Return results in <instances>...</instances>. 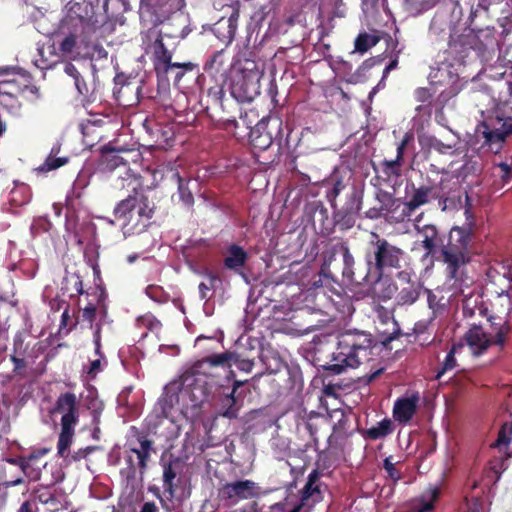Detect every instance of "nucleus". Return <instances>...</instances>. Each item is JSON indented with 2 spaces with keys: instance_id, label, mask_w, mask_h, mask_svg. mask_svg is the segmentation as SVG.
I'll use <instances>...</instances> for the list:
<instances>
[{
  "instance_id": "nucleus-5",
  "label": "nucleus",
  "mask_w": 512,
  "mask_h": 512,
  "mask_svg": "<svg viewBox=\"0 0 512 512\" xmlns=\"http://www.w3.org/2000/svg\"><path fill=\"white\" fill-rule=\"evenodd\" d=\"M404 251L389 243L386 239L380 238L378 234L372 233L366 258L369 265L374 261V267L379 272L378 278L386 269H399L404 259Z\"/></svg>"
},
{
  "instance_id": "nucleus-36",
  "label": "nucleus",
  "mask_w": 512,
  "mask_h": 512,
  "mask_svg": "<svg viewBox=\"0 0 512 512\" xmlns=\"http://www.w3.org/2000/svg\"><path fill=\"white\" fill-rule=\"evenodd\" d=\"M373 45H375L373 37L367 34H361L355 40V49L359 52H366Z\"/></svg>"
},
{
  "instance_id": "nucleus-60",
  "label": "nucleus",
  "mask_w": 512,
  "mask_h": 512,
  "mask_svg": "<svg viewBox=\"0 0 512 512\" xmlns=\"http://www.w3.org/2000/svg\"><path fill=\"white\" fill-rule=\"evenodd\" d=\"M241 512H260L256 503H251L241 510Z\"/></svg>"
},
{
  "instance_id": "nucleus-1",
  "label": "nucleus",
  "mask_w": 512,
  "mask_h": 512,
  "mask_svg": "<svg viewBox=\"0 0 512 512\" xmlns=\"http://www.w3.org/2000/svg\"><path fill=\"white\" fill-rule=\"evenodd\" d=\"M370 347L371 340L368 335L352 331L342 333L327 369L340 374L347 368L358 367L369 359Z\"/></svg>"
},
{
  "instance_id": "nucleus-12",
  "label": "nucleus",
  "mask_w": 512,
  "mask_h": 512,
  "mask_svg": "<svg viewBox=\"0 0 512 512\" xmlns=\"http://www.w3.org/2000/svg\"><path fill=\"white\" fill-rule=\"evenodd\" d=\"M152 48H153V54L156 59L155 68L157 70L162 69L164 72H167L170 68H182L185 71H191L194 68V64H192L191 62L172 63L171 62V54L164 47V44H163L162 40H160V39H157L154 42Z\"/></svg>"
},
{
  "instance_id": "nucleus-47",
  "label": "nucleus",
  "mask_w": 512,
  "mask_h": 512,
  "mask_svg": "<svg viewBox=\"0 0 512 512\" xmlns=\"http://www.w3.org/2000/svg\"><path fill=\"white\" fill-rule=\"evenodd\" d=\"M94 450L93 447H86V448H81V449H78L77 451H75L73 454H69V458L68 459H64L65 461L67 462H71V461H79L83 458H86L87 455L92 451Z\"/></svg>"
},
{
  "instance_id": "nucleus-27",
  "label": "nucleus",
  "mask_w": 512,
  "mask_h": 512,
  "mask_svg": "<svg viewBox=\"0 0 512 512\" xmlns=\"http://www.w3.org/2000/svg\"><path fill=\"white\" fill-rule=\"evenodd\" d=\"M59 50L62 56L76 59L80 55V46L75 34L66 35L59 43Z\"/></svg>"
},
{
  "instance_id": "nucleus-25",
  "label": "nucleus",
  "mask_w": 512,
  "mask_h": 512,
  "mask_svg": "<svg viewBox=\"0 0 512 512\" xmlns=\"http://www.w3.org/2000/svg\"><path fill=\"white\" fill-rule=\"evenodd\" d=\"M75 426H61V431L57 443V454L63 458H69V448L73 442Z\"/></svg>"
},
{
  "instance_id": "nucleus-11",
  "label": "nucleus",
  "mask_w": 512,
  "mask_h": 512,
  "mask_svg": "<svg viewBox=\"0 0 512 512\" xmlns=\"http://www.w3.org/2000/svg\"><path fill=\"white\" fill-rule=\"evenodd\" d=\"M54 411L61 415V426H76L79 419V405L74 393L61 394Z\"/></svg>"
},
{
  "instance_id": "nucleus-26",
  "label": "nucleus",
  "mask_w": 512,
  "mask_h": 512,
  "mask_svg": "<svg viewBox=\"0 0 512 512\" xmlns=\"http://www.w3.org/2000/svg\"><path fill=\"white\" fill-rule=\"evenodd\" d=\"M17 460L9 459L5 463H0V486H16L23 483L22 477H11L12 469L16 467Z\"/></svg>"
},
{
  "instance_id": "nucleus-20",
  "label": "nucleus",
  "mask_w": 512,
  "mask_h": 512,
  "mask_svg": "<svg viewBox=\"0 0 512 512\" xmlns=\"http://www.w3.org/2000/svg\"><path fill=\"white\" fill-rule=\"evenodd\" d=\"M266 127V120L262 119L250 132L251 142L256 148L262 150L268 148L273 142L272 134L265 131Z\"/></svg>"
},
{
  "instance_id": "nucleus-18",
  "label": "nucleus",
  "mask_w": 512,
  "mask_h": 512,
  "mask_svg": "<svg viewBox=\"0 0 512 512\" xmlns=\"http://www.w3.org/2000/svg\"><path fill=\"white\" fill-rule=\"evenodd\" d=\"M439 488L430 487L425 490L420 496L412 501V509L415 512H429L434 508V502L439 497Z\"/></svg>"
},
{
  "instance_id": "nucleus-34",
  "label": "nucleus",
  "mask_w": 512,
  "mask_h": 512,
  "mask_svg": "<svg viewBox=\"0 0 512 512\" xmlns=\"http://www.w3.org/2000/svg\"><path fill=\"white\" fill-rule=\"evenodd\" d=\"M439 0H406L407 9L412 14H419L433 7Z\"/></svg>"
},
{
  "instance_id": "nucleus-32",
  "label": "nucleus",
  "mask_w": 512,
  "mask_h": 512,
  "mask_svg": "<svg viewBox=\"0 0 512 512\" xmlns=\"http://www.w3.org/2000/svg\"><path fill=\"white\" fill-rule=\"evenodd\" d=\"M392 432V422L389 419H384L378 422L375 426L367 430V435L371 439H379L385 437Z\"/></svg>"
},
{
  "instance_id": "nucleus-7",
  "label": "nucleus",
  "mask_w": 512,
  "mask_h": 512,
  "mask_svg": "<svg viewBox=\"0 0 512 512\" xmlns=\"http://www.w3.org/2000/svg\"><path fill=\"white\" fill-rule=\"evenodd\" d=\"M30 75L14 69H0V103L13 106L16 98L30 85Z\"/></svg>"
},
{
  "instance_id": "nucleus-3",
  "label": "nucleus",
  "mask_w": 512,
  "mask_h": 512,
  "mask_svg": "<svg viewBox=\"0 0 512 512\" xmlns=\"http://www.w3.org/2000/svg\"><path fill=\"white\" fill-rule=\"evenodd\" d=\"M465 215L467 222L461 227L456 226L451 229L448 244L442 250L444 263L452 278L456 277L458 268L468 260L472 242V216L469 210L465 211Z\"/></svg>"
},
{
  "instance_id": "nucleus-40",
  "label": "nucleus",
  "mask_w": 512,
  "mask_h": 512,
  "mask_svg": "<svg viewBox=\"0 0 512 512\" xmlns=\"http://www.w3.org/2000/svg\"><path fill=\"white\" fill-rule=\"evenodd\" d=\"M416 277L410 268H405L397 274V284L396 285H408V283H415Z\"/></svg>"
},
{
  "instance_id": "nucleus-23",
  "label": "nucleus",
  "mask_w": 512,
  "mask_h": 512,
  "mask_svg": "<svg viewBox=\"0 0 512 512\" xmlns=\"http://www.w3.org/2000/svg\"><path fill=\"white\" fill-rule=\"evenodd\" d=\"M176 126L174 124H165L159 126L154 132L155 145L161 149L171 147L175 138Z\"/></svg>"
},
{
  "instance_id": "nucleus-61",
  "label": "nucleus",
  "mask_w": 512,
  "mask_h": 512,
  "mask_svg": "<svg viewBox=\"0 0 512 512\" xmlns=\"http://www.w3.org/2000/svg\"><path fill=\"white\" fill-rule=\"evenodd\" d=\"M490 4H491L490 0H479V7H481L484 10H488Z\"/></svg>"
},
{
  "instance_id": "nucleus-17",
  "label": "nucleus",
  "mask_w": 512,
  "mask_h": 512,
  "mask_svg": "<svg viewBox=\"0 0 512 512\" xmlns=\"http://www.w3.org/2000/svg\"><path fill=\"white\" fill-rule=\"evenodd\" d=\"M500 127L493 126L490 128L488 125H484L483 135L486 142L490 144H500L504 141L506 135L512 132V118L506 119L503 123L498 120Z\"/></svg>"
},
{
  "instance_id": "nucleus-2",
  "label": "nucleus",
  "mask_w": 512,
  "mask_h": 512,
  "mask_svg": "<svg viewBox=\"0 0 512 512\" xmlns=\"http://www.w3.org/2000/svg\"><path fill=\"white\" fill-rule=\"evenodd\" d=\"M263 65L251 59L238 61L231 74V93L240 102H250L259 95Z\"/></svg>"
},
{
  "instance_id": "nucleus-19",
  "label": "nucleus",
  "mask_w": 512,
  "mask_h": 512,
  "mask_svg": "<svg viewBox=\"0 0 512 512\" xmlns=\"http://www.w3.org/2000/svg\"><path fill=\"white\" fill-rule=\"evenodd\" d=\"M432 198V189L427 186L415 188L405 203L404 213L410 215L412 211L429 202Z\"/></svg>"
},
{
  "instance_id": "nucleus-52",
  "label": "nucleus",
  "mask_w": 512,
  "mask_h": 512,
  "mask_svg": "<svg viewBox=\"0 0 512 512\" xmlns=\"http://www.w3.org/2000/svg\"><path fill=\"white\" fill-rule=\"evenodd\" d=\"M343 261L345 270L350 269L354 265V257L347 247L343 248Z\"/></svg>"
},
{
  "instance_id": "nucleus-48",
  "label": "nucleus",
  "mask_w": 512,
  "mask_h": 512,
  "mask_svg": "<svg viewBox=\"0 0 512 512\" xmlns=\"http://www.w3.org/2000/svg\"><path fill=\"white\" fill-rule=\"evenodd\" d=\"M87 408L92 411L94 421H97L99 414L103 409V403L97 398H93Z\"/></svg>"
},
{
  "instance_id": "nucleus-6",
  "label": "nucleus",
  "mask_w": 512,
  "mask_h": 512,
  "mask_svg": "<svg viewBox=\"0 0 512 512\" xmlns=\"http://www.w3.org/2000/svg\"><path fill=\"white\" fill-rule=\"evenodd\" d=\"M194 382V375L185 373L179 378L169 382L165 388L158 404L161 406L162 414L168 417L173 409H178L181 413H186L189 403L186 400V390Z\"/></svg>"
},
{
  "instance_id": "nucleus-13",
  "label": "nucleus",
  "mask_w": 512,
  "mask_h": 512,
  "mask_svg": "<svg viewBox=\"0 0 512 512\" xmlns=\"http://www.w3.org/2000/svg\"><path fill=\"white\" fill-rule=\"evenodd\" d=\"M186 390V400L189 403V407L197 408L200 407L208 399L209 389L207 384L194 376V382Z\"/></svg>"
},
{
  "instance_id": "nucleus-37",
  "label": "nucleus",
  "mask_w": 512,
  "mask_h": 512,
  "mask_svg": "<svg viewBox=\"0 0 512 512\" xmlns=\"http://www.w3.org/2000/svg\"><path fill=\"white\" fill-rule=\"evenodd\" d=\"M512 442V422L510 424L503 425L502 429L499 432V436L496 442L498 447H502L503 445H507Z\"/></svg>"
},
{
  "instance_id": "nucleus-29",
  "label": "nucleus",
  "mask_w": 512,
  "mask_h": 512,
  "mask_svg": "<svg viewBox=\"0 0 512 512\" xmlns=\"http://www.w3.org/2000/svg\"><path fill=\"white\" fill-rule=\"evenodd\" d=\"M60 147L58 145L51 149L50 154L46 158L45 162L39 167L40 171L48 172L64 166L68 162L67 157H58Z\"/></svg>"
},
{
  "instance_id": "nucleus-28",
  "label": "nucleus",
  "mask_w": 512,
  "mask_h": 512,
  "mask_svg": "<svg viewBox=\"0 0 512 512\" xmlns=\"http://www.w3.org/2000/svg\"><path fill=\"white\" fill-rule=\"evenodd\" d=\"M247 255L239 246H231L225 257V265L229 269L242 267L246 261Z\"/></svg>"
},
{
  "instance_id": "nucleus-43",
  "label": "nucleus",
  "mask_w": 512,
  "mask_h": 512,
  "mask_svg": "<svg viewBox=\"0 0 512 512\" xmlns=\"http://www.w3.org/2000/svg\"><path fill=\"white\" fill-rule=\"evenodd\" d=\"M428 304L435 315L441 314L445 310V303H441V300H438L436 295L431 292L428 293Z\"/></svg>"
},
{
  "instance_id": "nucleus-59",
  "label": "nucleus",
  "mask_w": 512,
  "mask_h": 512,
  "mask_svg": "<svg viewBox=\"0 0 512 512\" xmlns=\"http://www.w3.org/2000/svg\"><path fill=\"white\" fill-rule=\"evenodd\" d=\"M416 96L420 101H425L428 97V92L425 89H418L416 91Z\"/></svg>"
},
{
  "instance_id": "nucleus-39",
  "label": "nucleus",
  "mask_w": 512,
  "mask_h": 512,
  "mask_svg": "<svg viewBox=\"0 0 512 512\" xmlns=\"http://www.w3.org/2000/svg\"><path fill=\"white\" fill-rule=\"evenodd\" d=\"M497 300L502 306L506 305V308L502 313L505 315L509 314L512 310V284L506 291H503L498 295Z\"/></svg>"
},
{
  "instance_id": "nucleus-63",
  "label": "nucleus",
  "mask_w": 512,
  "mask_h": 512,
  "mask_svg": "<svg viewBox=\"0 0 512 512\" xmlns=\"http://www.w3.org/2000/svg\"><path fill=\"white\" fill-rule=\"evenodd\" d=\"M437 22H438V20L436 18H434L432 23H431V26H430V30L431 31H433V32L437 31Z\"/></svg>"
},
{
  "instance_id": "nucleus-53",
  "label": "nucleus",
  "mask_w": 512,
  "mask_h": 512,
  "mask_svg": "<svg viewBox=\"0 0 512 512\" xmlns=\"http://www.w3.org/2000/svg\"><path fill=\"white\" fill-rule=\"evenodd\" d=\"M365 67L361 66L354 74H352L348 79L347 82L356 84L361 82L363 79Z\"/></svg>"
},
{
  "instance_id": "nucleus-4",
  "label": "nucleus",
  "mask_w": 512,
  "mask_h": 512,
  "mask_svg": "<svg viewBox=\"0 0 512 512\" xmlns=\"http://www.w3.org/2000/svg\"><path fill=\"white\" fill-rule=\"evenodd\" d=\"M114 215L124 236H128L144 231L152 216V209L145 197H128L115 207Z\"/></svg>"
},
{
  "instance_id": "nucleus-21",
  "label": "nucleus",
  "mask_w": 512,
  "mask_h": 512,
  "mask_svg": "<svg viewBox=\"0 0 512 512\" xmlns=\"http://www.w3.org/2000/svg\"><path fill=\"white\" fill-rule=\"evenodd\" d=\"M417 405V398H404L398 400L394 405L393 414L396 420L400 422H407L415 413Z\"/></svg>"
},
{
  "instance_id": "nucleus-42",
  "label": "nucleus",
  "mask_w": 512,
  "mask_h": 512,
  "mask_svg": "<svg viewBox=\"0 0 512 512\" xmlns=\"http://www.w3.org/2000/svg\"><path fill=\"white\" fill-rule=\"evenodd\" d=\"M498 172V176L504 181V182H508L510 180V178L512 177V165L506 163V162H501L499 164L496 165L495 167Z\"/></svg>"
},
{
  "instance_id": "nucleus-16",
  "label": "nucleus",
  "mask_w": 512,
  "mask_h": 512,
  "mask_svg": "<svg viewBox=\"0 0 512 512\" xmlns=\"http://www.w3.org/2000/svg\"><path fill=\"white\" fill-rule=\"evenodd\" d=\"M421 216L415 219V229L419 236L422 238L421 243L424 249L426 250V255H430L433 253L438 240V231L434 225L426 224L420 225Z\"/></svg>"
},
{
  "instance_id": "nucleus-30",
  "label": "nucleus",
  "mask_w": 512,
  "mask_h": 512,
  "mask_svg": "<svg viewBox=\"0 0 512 512\" xmlns=\"http://www.w3.org/2000/svg\"><path fill=\"white\" fill-rule=\"evenodd\" d=\"M151 448L152 442L150 440L141 438L139 439V447L131 449V451L137 455L141 468L146 467V462L150 457Z\"/></svg>"
},
{
  "instance_id": "nucleus-8",
  "label": "nucleus",
  "mask_w": 512,
  "mask_h": 512,
  "mask_svg": "<svg viewBox=\"0 0 512 512\" xmlns=\"http://www.w3.org/2000/svg\"><path fill=\"white\" fill-rule=\"evenodd\" d=\"M503 341L502 334L498 333L494 338L481 325H472L460 343H463V348L466 346L472 355L477 356L486 351L492 343L502 345Z\"/></svg>"
},
{
  "instance_id": "nucleus-14",
  "label": "nucleus",
  "mask_w": 512,
  "mask_h": 512,
  "mask_svg": "<svg viewBox=\"0 0 512 512\" xmlns=\"http://www.w3.org/2000/svg\"><path fill=\"white\" fill-rule=\"evenodd\" d=\"M400 289L396 296L397 303L400 305H410L414 303L419 296V284L408 283V285L398 286L393 285L389 286V291L384 297L391 298L396 290Z\"/></svg>"
},
{
  "instance_id": "nucleus-56",
  "label": "nucleus",
  "mask_w": 512,
  "mask_h": 512,
  "mask_svg": "<svg viewBox=\"0 0 512 512\" xmlns=\"http://www.w3.org/2000/svg\"><path fill=\"white\" fill-rule=\"evenodd\" d=\"M159 292H160L159 288H157V287H153V286H150V287H148V288L146 289V294H147L149 297L153 298V299H158V296H159L158 294H159Z\"/></svg>"
},
{
  "instance_id": "nucleus-31",
  "label": "nucleus",
  "mask_w": 512,
  "mask_h": 512,
  "mask_svg": "<svg viewBox=\"0 0 512 512\" xmlns=\"http://www.w3.org/2000/svg\"><path fill=\"white\" fill-rule=\"evenodd\" d=\"M462 349H463V343H458V344L453 345L451 351L447 354V356L444 360L442 368L436 374V379H440L441 376L445 372L450 371L456 367L455 355L457 353H460V351Z\"/></svg>"
},
{
  "instance_id": "nucleus-38",
  "label": "nucleus",
  "mask_w": 512,
  "mask_h": 512,
  "mask_svg": "<svg viewBox=\"0 0 512 512\" xmlns=\"http://www.w3.org/2000/svg\"><path fill=\"white\" fill-rule=\"evenodd\" d=\"M224 65V54L223 51H217L213 54L211 59L207 61L205 68L207 70H213L215 72H218L222 66Z\"/></svg>"
},
{
  "instance_id": "nucleus-54",
  "label": "nucleus",
  "mask_w": 512,
  "mask_h": 512,
  "mask_svg": "<svg viewBox=\"0 0 512 512\" xmlns=\"http://www.w3.org/2000/svg\"><path fill=\"white\" fill-rule=\"evenodd\" d=\"M17 512H37V507L31 502L25 501L21 504Z\"/></svg>"
},
{
  "instance_id": "nucleus-62",
  "label": "nucleus",
  "mask_w": 512,
  "mask_h": 512,
  "mask_svg": "<svg viewBox=\"0 0 512 512\" xmlns=\"http://www.w3.org/2000/svg\"><path fill=\"white\" fill-rule=\"evenodd\" d=\"M409 138L410 136L406 135V137L404 138L401 146L398 148V153L401 154V151L403 149V147L407 144V142L409 141Z\"/></svg>"
},
{
  "instance_id": "nucleus-10",
  "label": "nucleus",
  "mask_w": 512,
  "mask_h": 512,
  "mask_svg": "<svg viewBox=\"0 0 512 512\" xmlns=\"http://www.w3.org/2000/svg\"><path fill=\"white\" fill-rule=\"evenodd\" d=\"M261 494V488L251 480H238L226 483L219 490L222 499L230 504H237L241 500L256 498Z\"/></svg>"
},
{
  "instance_id": "nucleus-15",
  "label": "nucleus",
  "mask_w": 512,
  "mask_h": 512,
  "mask_svg": "<svg viewBox=\"0 0 512 512\" xmlns=\"http://www.w3.org/2000/svg\"><path fill=\"white\" fill-rule=\"evenodd\" d=\"M41 453L31 454L27 458L17 460V464L21 472L30 480L36 481L40 478L41 469L46 466V463L41 459Z\"/></svg>"
},
{
  "instance_id": "nucleus-24",
  "label": "nucleus",
  "mask_w": 512,
  "mask_h": 512,
  "mask_svg": "<svg viewBox=\"0 0 512 512\" xmlns=\"http://www.w3.org/2000/svg\"><path fill=\"white\" fill-rule=\"evenodd\" d=\"M318 475L313 472L309 475L308 482L302 490V505H310L320 501L321 492L317 485Z\"/></svg>"
},
{
  "instance_id": "nucleus-58",
  "label": "nucleus",
  "mask_w": 512,
  "mask_h": 512,
  "mask_svg": "<svg viewBox=\"0 0 512 512\" xmlns=\"http://www.w3.org/2000/svg\"><path fill=\"white\" fill-rule=\"evenodd\" d=\"M94 343L96 346V353L100 355V329L97 328L94 334Z\"/></svg>"
},
{
  "instance_id": "nucleus-35",
  "label": "nucleus",
  "mask_w": 512,
  "mask_h": 512,
  "mask_svg": "<svg viewBox=\"0 0 512 512\" xmlns=\"http://www.w3.org/2000/svg\"><path fill=\"white\" fill-rule=\"evenodd\" d=\"M234 392L235 389L232 391L231 394L226 395L223 401L224 405L228 407L223 411L222 416L229 419L236 418L238 414V409L235 407Z\"/></svg>"
},
{
  "instance_id": "nucleus-22",
  "label": "nucleus",
  "mask_w": 512,
  "mask_h": 512,
  "mask_svg": "<svg viewBox=\"0 0 512 512\" xmlns=\"http://www.w3.org/2000/svg\"><path fill=\"white\" fill-rule=\"evenodd\" d=\"M463 296V313L466 317H474L476 314L486 315L487 310L483 306L480 294L471 293L469 295L463 294Z\"/></svg>"
},
{
  "instance_id": "nucleus-44",
  "label": "nucleus",
  "mask_w": 512,
  "mask_h": 512,
  "mask_svg": "<svg viewBox=\"0 0 512 512\" xmlns=\"http://www.w3.org/2000/svg\"><path fill=\"white\" fill-rule=\"evenodd\" d=\"M384 469L386 470L389 478L394 482H397L400 479V473L395 468V464L392 462L391 457L384 460Z\"/></svg>"
},
{
  "instance_id": "nucleus-45",
  "label": "nucleus",
  "mask_w": 512,
  "mask_h": 512,
  "mask_svg": "<svg viewBox=\"0 0 512 512\" xmlns=\"http://www.w3.org/2000/svg\"><path fill=\"white\" fill-rule=\"evenodd\" d=\"M65 73L75 80V86L79 93H83V88L80 86V74L76 67L70 63L65 65Z\"/></svg>"
},
{
  "instance_id": "nucleus-33",
  "label": "nucleus",
  "mask_w": 512,
  "mask_h": 512,
  "mask_svg": "<svg viewBox=\"0 0 512 512\" xmlns=\"http://www.w3.org/2000/svg\"><path fill=\"white\" fill-rule=\"evenodd\" d=\"M176 471L172 468L171 464L164 465L163 469V484L164 490L169 494L170 497L174 496Z\"/></svg>"
},
{
  "instance_id": "nucleus-46",
  "label": "nucleus",
  "mask_w": 512,
  "mask_h": 512,
  "mask_svg": "<svg viewBox=\"0 0 512 512\" xmlns=\"http://www.w3.org/2000/svg\"><path fill=\"white\" fill-rule=\"evenodd\" d=\"M216 281V278L209 275L207 278H206V281L204 282H201L199 284V292H200V295H201V298L204 299V298H207L208 297V292L210 290H212V288L214 287V282Z\"/></svg>"
},
{
  "instance_id": "nucleus-55",
  "label": "nucleus",
  "mask_w": 512,
  "mask_h": 512,
  "mask_svg": "<svg viewBox=\"0 0 512 512\" xmlns=\"http://www.w3.org/2000/svg\"><path fill=\"white\" fill-rule=\"evenodd\" d=\"M141 512H158V508L155 505V503H153V502H146L143 505V507L141 509Z\"/></svg>"
},
{
  "instance_id": "nucleus-57",
  "label": "nucleus",
  "mask_w": 512,
  "mask_h": 512,
  "mask_svg": "<svg viewBox=\"0 0 512 512\" xmlns=\"http://www.w3.org/2000/svg\"><path fill=\"white\" fill-rule=\"evenodd\" d=\"M100 359L93 360L91 362L89 374H96L98 370L100 369Z\"/></svg>"
},
{
  "instance_id": "nucleus-50",
  "label": "nucleus",
  "mask_w": 512,
  "mask_h": 512,
  "mask_svg": "<svg viewBox=\"0 0 512 512\" xmlns=\"http://www.w3.org/2000/svg\"><path fill=\"white\" fill-rule=\"evenodd\" d=\"M96 314V308L93 305L87 306L82 311V319L89 323H92Z\"/></svg>"
},
{
  "instance_id": "nucleus-64",
  "label": "nucleus",
  "mask_w": 512,
  "mask_h": 512,
  "mask_svg": "<svg viewBox=\"0 0 512 512\" xmlns=\"http://www.w3.org/2000/svg\"><path fill=\"white\" fill-rule=\"evenodd\" d=\"M341 189H342V185H341V183H337V184L334 186V188H333V192H334V194H335V195H337V194L341 191Z\"/></svg>"
},
{
  "instance_id": "nucleus-51",
  "label": "nucleus",
  "mask_w": 512,
  "mask_h": 512,
  "mask_svg": "<svg viewBox=\"0 0 512 512\" xmlns=\"http://www.w3.org/2000/svg\"><path fill=\"white\" fill-rule=\"evenodd\" d=\"M180 197L185 205H191L193 203V196L190 192L186 191L183 185L179 184Z\"/></svg>"
},
{
  "instance_id": "nucleus-41",
  "label": "nucleus",
  "mask_w": 512,
  "mask_h": 512,
  "mask_svg": "<svg viewBox=\"0 0 512 512\" xmlns=\"http://www.w3.org/2000/svg\"><path fill=\"white\" fill-rule=\"evenodd\" d=\"M233 358H234L233 353H223V354H218V355H214V356L210 357L208 359V361L213 366H218V365H222L225 363H229L230 365H232Z\"/></svg>"
},
{
  "instance_id": "nucleus-49",
  "label": "nucleus",
  "mask_w": 512,
  "mask_h": 512,
  "mask_svg": "<svg viewBox=\"0 0 512 512\" xmlns=\"http://www.w3.org/2000/svg\"><path fill=\"white\" fill-rule=\"evenodd\" d=\"M232 365L237 366L243 371L250 372L253 367V363L250 360H240L237 355L234 354V358L232 360Z\"/></svg>"
},
{
  "instance_id": "nucleus-9",
  "label": "nucleus",
  "mask_w": 512,
  "mask_h": 512,
  "mask_svg": "<svg viewBox=\"0 0 512 512\" xmlns=\"http://www.w3.org/2000/svg\"><path fill=\"white\" fill-rule=\"evenodd\" d=\"M418 141L421 148L429 155L437 153L439 155L453 156L463 152L458 136L454 133L445 140L434 135L423 133L418 136Z\"/></svg>"
}]
</instances>
